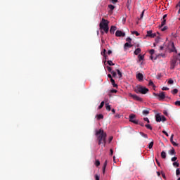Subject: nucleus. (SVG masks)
<instances>
[{"label": "nucleus", "instance_id": "f257e3e1", "mask_svg": "<svg viewBox=\"0 0 180 180\" xmlns=\"http://www.w3.org/2000/svg\"><path fill=\"white\" fill-rule=\"evenodd\" d=\"M96 136L97 137V141L98 146H101V144H106V137L107 134L103 131V129H99L96 131Z\"/></svg>", "mask_w": 180, "mask_h": 180}, {"label": "nucleus", "instance_id": "f03ea898", "mask_svg": "<svg viewBox=\"0 0 180 180\" xmlns=\"http://www.w3.org/2000/svg\"><path fill=\"white\" fill-rule=\"evenodd\" d=\"M100 30H103L105 33L109 32V20L102 18L101 22L99 24Z\"/></svg>", "mask_w": 180, "mask_h": 180}, {"label": "nucleus", "instance_id": "7ed1b4c3", "mask_svg": "<svg viewBox=\"0 0 180 180\" xmlns=\"http://www.w3.org/2000/svg\"><path fill=\"white\" fill-rule=\"evenodd\" d=\"M148 91L149 90L148 88L143 86H137L136 89H135V92H136V94H142L143 95H146Z\"/></svg>", "mask_w": 180, "mask_h": 180}, {"label": "nucleus", "instance_id": "20e7f679", "mask_svg": "<svg viewBox=\"0 0 180 180\" xmlns=\"http://www.w3.org/2000/svg\"><path fill=\"white\" fill-rule=\"evenodd\" d=\"M129 96H130V98H133L134 101H137L138 102H143V98L139 97V96L136 94H131V93H129Z\"/></svg>", "mask_w": 180, "mask_h": 180}, {"label": "nucleus", "instance_id": "39448f33", "mask_svg": "<svg viewBox=\"0 0 180 180\" xmlns=\"http://www.w3.org/2000/svg\"><path fill=\"white\" fill-rule=\"evenodd\" d=\"M136 119V115L134 114H131L129 115V122H131L132 123H134V124H139V121L134 120Z\"/></svg>", "mask_w": 180, "mask_h": 180}, {"label": "nucleus", "instance_id": "423d86ee", "mask_svg": "<svg viewBox=\"0 0 180 180\" xmlns=\"http://www.w3.org/2000/svg\"><path fill=\"white\" fill-rule=\"evenodd\" d=\"M176 61H177V60L175 58H174L172 60L170 70H174L175 69V67H176Z\"/></svg>", "mask_w": 180, "mask_h": 180}, {"label": "nucleus", "instance_id": "0eeeda50", "mask_svg": "<svg viewBox=\"0 0 180 180\" xmlns=\"http://www.w3.org/2000/svg\"><path fill=\"white\" fill-rule=\"evenodd\" d=\"M115 36L116 37H124V36H126V33L120 30H117L115 32Z\"/></svg>", "mask_w": 180, "mask_h": 180}, {"label": "nucleus", "instance_id": "6e6552de", "mask_svg": "<svg viewBox=\"0 0 180 180\" xmlns=\"http://www.w3.org/2000/svg\"><path fill=\"white\" fill-rule=\"evenodd\" d=\"M155 96H158L160 101H164L165 99V93L164 91L160 92L159 94H155Z\"/></svg>", "mask_w": 180, "mask_h": 180}, {"label": "nucleus", "instance_id": "1a4fd4ad", "mask_svg": "<svg viewBox=\"0 0 180 180\" xmlns=\"http://www.w3.org/2000/svg\"><path fill=\"white\" fill-rule=\"evenodd\" d=\"M147 37H151L152 39H154V37H155V36H157V34L155 33L153 34V31L149 30L147 31Z\"/></svg>", "mask_w": 180, "mask_h": 180}, {"label": "nucleus", "instance_id": "9d476101", "mask_svg": "<svg viewBox=\"0 0 180 180\" xmlns=\"http://www.w3.org/2000/svg\"><path fill=\"white\" fill-rule=\"evenodd\" d=\"M136 78L139 79V81H143V79L144 78V76L141 73H138L136 75Z\"/></svg>", "mask_w": 180, "mask_h": 180}, {"label": "nucleus", "instance_id": "9b49d317", "mask_svg": "<svg viewBox=\"0 0 180 180\" xmlns=\"http://www.w3.org/2000/svg\"><path fill=\"white\" fill-rule=\"evenodd\" d=\"M117 29V27H116V26H111L110 29V33H111V34H115V31Z\"/></svg>", "mask_w": 180, "mask_h": 180}, {"label": "nucleus", "instance_id": "f8f14e48", "mask_svg": "<svg viewBox=\"0 0 180 180\" xmlns=\"http://www.w3.org/2000/svg\"><path fill=\"white\" fill-rule=\"evenodd\" d=\"M171 47H172V49H170V51L172 53H174V51H176V49H175V44H174V42L172 43Z\"/></svg>", "mask_w": 180, "mask_h": 180}, {"label": "nucleus", "instance_id": "ddd939ff", "mask_svg": "<svg viewBox=\"0 0 180 180\" xmlns=\"http://www.w3.org/2000/svg\"><path fill=\"white\" fill-rule=\"evenodd\" d=\"M141 53V49L138 48L134 51L135 56H139Z\"/></svg>", "mask_w": 180, "mask_h": 180}, {"label": "nucleus", "instance_id": "4468645a", "mask_svg": "<svg viewBox=\"0 0 180 180\" xmlns=\"http://www.w3.org/2000/svg\"><path fill=\"white\" fill-rule=\"evenodd\" d=\"M156 122H162V118H161V115H160V114H157L156 116Z\"/></svg>", "mask_w": 180, "mask_h": 180}, {"label": "nucleus", "instance_id": "2eb2a0df", "mask_svg": "<svg viewBox=\"0 0 180 180\" xmlns=\"http://www.w3.org/2000/svg\"><path fill=\"white\" fill-rule=\"evenodd\" d=\"M131 47H133V45L130 44L129 42H127L124 44V49H130Z\"/></svg>", "mask_w": 180, "mask_h": 180}, {"label": "nucleus", "instance_id": "dca6fc26", "mask_svg": "<svg viewBox=\"0 0 180 180\" xmlns=\"http://www.w3.org/2000/svg\"><path fill=\"white\" fill-rule=\"evenodd\" d=\"M108 165V160H105L104 164H103V174H105V171L106 169V166Z\"/></svg>", "mask_w": 180, "mask_h": 180}, {"label": "nucleus", "instance_id": "f3484780", "mask_svg": "<svg viewBox=\"0 0 180 180\" xmlns=\"http://www.w3.org/2000/svg\"><path fill=\"white\" fill-rule=\"evenodd\" d=\"M110 82L114 88H117V84L115 83V79H113V78H111Z\"/></svg>", "mask_w": 180, "mask_h": 180}, {"label": "nucleus", "instance_id": "a211bd4d", "mask_svg": "<svg viewBox=\"0 0 180 180\" xmlns=\"http://www.w3.org/2000/svg\"><path fill=\"white\" fill-rule=\"evenodd\" d=\"M165 23H167V20L162 19L161 25L159 26V27L161 29L162 27L165 26Z\"/></svg>", "mask_w": 180, "mask_h": 180}, {"label": "nucleus", "instance_id": "6ab92c4d", "mask_svg": "<svg viewBox=\"0 0 180 180\" xmlns=\"http://www.w3.org/2000/svg\"><path fill=\"white\" fill-rule=\"evenodd\" d=\"M143 115H147L150 113V109L143 110L142 112Z\"/></svg>", "mask_w": 180, "mask_h": 180}, {"label": "nucleus", "instance_id": "aec40b11", "mask_svg": "<svg viewBox=\"0 0 180 180\" xmlns=\"http://www.w3.org/2000/svg\"><path fill=\"white\" fill-rule=\"evenodd\" d=\"M161 157H162V158H163V159L167 158V153H165V151H162V153H161Z\"/></svg>", "mask_w": 180, "mask_h": 180}, {"label": "nucleus", "instance_id": "412c9836", "mask_svg": "<svg viewBox=\"0 0 180 180\" xmlns=\"http://www.w3.org/2000/svg\"><path fill=\"white\" fill-rule=\"evenodd\" d=\"M139 61H142V60H144V55L139 54L138 56Z\"/></svg>", "mask_w": 180, "mask_h": 180}, {"label": "nucleus", "instance_id": "4be33fe9", "mask_svg": "<svg viewBox=\"0 0 180 180\" xmlns=\"http://www.w3.org/2000/svg\"><path fill=\"white\" fill-rule=\"evenodd\" d=\"M169 154L170 155H175V149L174 148H172V149L169 150Z\"/></svg>", "mask_w": 180, "mask_h": 180}, {"label": "nucleus", "instance_id": "5701e85b", "mask_svg": "<svg viewBox=\"0 0 180 180\" xmlns=\"http://www.w3.org/2000/svg\"><path fill=\"white\" fill-rule=\"evenodd\" d=\"M105 109L106 110H108V112H110V105H108V103L105 104Z\"/></svg>", "mask_w": 180, "mask_h": 180}, {"label": "nucleus", "instance_id": "b1692460", "mask_svg": "<svg viewBox=\"0 0 180 180\" xmlns=\"http://www.w3.org/2000/svg\"><path fill=\"white\" fill-rule=\"evenodd\" d=\"M172 94L173 95H176V94H178V89H174L172 91Z\"/></svg>", "mask_w": 180, "mask_h": 180}, {"label": "nucleus", "instance_id": "393cba45", "mask_svg": "<svg viewBox=\"0 0 180 180\" xmlns=\"http://www.w3.org/2000/svg\"><path fill=\"white\" fill-rule=\"evenodd\" d=\"M141 136H142V137H144V139H148V136L143 132H140Z\"/></svg>", "mask_w": 180, "mask_h": 180}, {"label": "nucleus", "instance_id": "a878e982", "mask_svg": "<svg viewBox=\"0 0 180 180\" xmlns=\"http://www.w3.org/2000/svg\"><path fill=\"white\" fill-rule=\"evenodd\" d=\"M153 146H154V141H151L148 145V148L151 150L153 148Z\"/></svg>", "mask_w": 180, "mask_h": 180}, {"label": "nucleus", "instance_id": "bb28decb", "mask_svg": "<svg viewBox=\"0 0 180 180\" xmlns=\"http://www.w3.org/2000/svg\"><path fill=\"white\" fill-rule=\"evenodd\" d=\"M95 165L96 167H99V165H101V162L99 161V160H96Z\"/></svg>", "mask_w": 180, "mask_h": 180}, {"label": "nucleus", "instance_id": "cd10ccee", "mask_svg": "<svg viewBox=\"0 0 180 180\" xmlns=\"http://www.w3.org/2000/svg\"><path fill=\"white\" fill-rule=\"evenodd\" d=\"M116 71H117L120 78H122V72H120V70L119 69H117Z\"/></svg>", "mask_w": 180, "mask_h": 180}, {"label": "nucleus", "instance_id": "c85d7f7f", "mask_svg": "<svg viewBox=\"0 0 180 180\" xmlns=\"http://www.w3.org/2000/svg\"><path fill=\"white\" fill-rule=\"evenodd\" d=\"M104 105H105V102L102 101L100 105L98 106V109H102V108H103Z\"/></svg>", "mask_w": 180, "mask_h": 180}, {"label": "nucleus", "instance_id": "c756f323", "mask_svg": "<svg viewBox=\"0 0 180 180\" xmlns=\"http://www.w3.org/2000/svg\"><path fill=\"white\" fill-rule=\"evenodd\" d=\"M145 127L146 129H148L149 130H153V127L150 124H146Z\"/></svg>", "mask_w": 180, "mask_h": 180}, {"label": "nucleus", "instance_id": "7c9ffc66", "mask_svg": "<svg viewBox=\"0 0 180 180\" xmlns=\"http://www.w3.org/2000/svg\"><path fill=\"white\" fill-rule=\"evenodd\" d=\"M107 63L110 66L115 65V63L112 60H108Z\"/></svg>", "mask_w": 180, "mask_h": 180}, {"label": "nucleus", "instance_id": "2f4dec72", "mask_svg": "<svg viewBox=\"0 0 180 180\" xmlns=\"http://www.w3.org/2000/svg\"><path fill=\"white\" fill-rule=\"evenodd\" d=\"M103 115L99 114L98 115H97V119L98 120H101V119H103Z\"/></svg>", "mask_w": 180, "mask_h": 180}, {"label": "nucleus", "instance_id": "473e14b6", "mask_svg": "<svg viewBox=\"0 0 180 180\" xmlns=\"http://www.w3.org/2000/svg\"><path fill=\"white\" fill-rule=\"evenodd\" d=\"M108 8L110 9V11H113V9H115V6L110 4L108 5Z\"/></svg>", "mask_w": 180, "mask_h": 180}, {"label": "nucleus", "instance_id": "72a5a7b5", "mask_svg": "<svg viewBox=\"0 0 180 180\" xmlns=\"http://www.w3.org/2000/svg\"><path fill=\"white\" fill-rule=\"evenodd\" d=\"M132 34H136V36H140V34L137 31H133L131 32Z\"/></svg>", "mask_w": 180, "mask_h": 180}, {"label": "nucleus", "instance_id": "f704fd0d", "mask_svg": "<svg viewBox=\"0 0 180 180\" xmlns=\"http://www.w3.org/2000/svg\"><path fill=\"white\" fill-rule=\"evenodd\" d=\"M168 84L169 85H172V84H174V80L172 79H169L168 81Z\"/></svg>", "mask_w": 180, "mask_h": 180}, {"label": "nucleus", "instance_id": "c9c22d12", "mask_svg": "<svg viewBox=\"0 0 180 180\" xmlns=\"http://www.w3.org/2000/svg\"><path fill=\"white\" fill-rule=\"evenodd\" d=\"M173 166L174 167H179V164L178 163V162H173Z\"/></svg>", "mask_w": 180, "mask_h": 180}, {"label": "nucleus", "instance_id": "e433bc0d", "mask_svg": "<svg viewBox=\"0 0 180 180\" xmlns=\"http://www.w3.org/2000/svg\"><path fill=\"white\" fill-rule=\"evenodd\" d=\"M111 74H112V77L115 78V77H116V75H117V73H116V72H115V71H112L111 72Z\"/></svg>", "mask_w": 180, "mask_h": 180}, {"label": "nucleus", "instance_id": "4c0bfd02", "mask_svg": "<svg viewBox=\"0 0 180 180\" xmlns=\"http://www.w3.org/2000/svg\"><path fill=\"white\" fill-rule=\"evenodd\" d=\"M148 86H154V83L153 82V81H150L149 83H148Z\"/></svg>", "mask_w": 180, "mask_h": 180}, {"label": "nucleus", "instance_id": "58836bf2", "mask_svg": "<svg viewBox=\"0 0 180 180\" xmlns=\"http://www.w3.org/2000/svg\"><path fill=\"white\" fill-rule=\"evenodd\" d=\"M144 12H146V10H143L141 14V17L140 19H143V16H144Z\"/></svg>", "mask_w": 180, "mask_h": 180}, {"label": "nucleus", "instance_id": "ea45409f", "mask_svg": "<svg viewBox=\"0 0 180 180\" xmlns=\"http://www.w3.org/2000/svg\"><path fill=\"white\" fill-rule=\"evenodd\" d=\"M179 174H180V170H179V169H176V176H178Z\"/></svg>", "mask_w": 180, "mask_h": 180}, {"label": "nucleus", "instance_id": "a19ab883", "mask_svg": "<svg viewBox=\"0 0 180 180\" xmlns=\"http://www.w3.org/2000/svg\"><path fill=\"white\" fill-rule=\"evenodd\" d=\"M103 56L104 63H106V60H108V56L105 55V56Z\"/></svg>", "mask_w": 180, "mask_h": 180}, {"label": "nucleus", "instance_id": "79ce46f5", "mask_svg": "<svg viewBox=\"0 0 180 180\" xmlns=\"http://www.w3.org/2000/svg\"><path fill=\"white\" fill-rule=\"evenodd\" d=\"M155 50L154 49H150V51H149V53H150V54L151 55V56H153V54H154V53H155Z\"/></svg>", "mask_w": 180, "mask_h": 180}, {"label": "nucleus", "instance_id": "37998d69", "mask_svg": "<svg viewBox=\"0 0 180 180\" xmlns=\"http://www.w3.org/2000/svg\"><path fill=\"white\" fill-rule=\"evenodd\" d=\"M167 29H168V27L165 26V27H163L161 29V30H162V32H165V30H167Z\"/></svg>", "mask_w": 180, "mask_h": 180}, {"label": "nucleus", "instance_id": "c03bdc74", "mask_svg": "<svg viewBox=\"0 0 180 180\" xmlns=\"http://www.w3.org/2000/svg\"><path fill=\"white\" fill-rule=\"evenodd\" d=\"M170 142H171V143L174 142V134H172L171 135V137H170Z\"/></svg>", "mask_w": 180, "mask_h": 180}, {"label": "nucleus", "instance_id": "a18cd8bd", "mask_svg": "<svg viewBox=\"0 0 180 180\" xmlns=\"http://www.w3.org/2000/svg\"><path fill=\"white\" fill-rule=\"evenodd\" d=\"M126 41H128V43H131V38L127 37V38L126 39Z\"/></svg>", "mask_w": 180, "mask_h": 180}, {"label": "nucleus", "instance_id": "49530a36", "mask_svg": "<svg viewBox=\"0 0 180 180\" xmlns=\"http://www.w3.org/2000/svg\"><path fill=\"white\" fill-rule=\"evenodd\" d=\"M107 70H108V71H109L110 73H112V71H113V70H112V68H111L110 67H109V66H107Z\"/></svg>", "mask_w": 180, "mask_h": 180}, {"label": "nucleus", "instance_id": "de8ad7c7", "mask_svg": "<svg viewBox=\"0 0 180 180\" xmlns=\"http://www.w3.org/2000/svg\"><path fill=\"white\" fill-rule=\"evenodd\" d=\"M101 56H106V49H103V52H101Z\"/></svg>", "mask_w": 180, "mask_h": 180}, {"label": "nucleus", "instance_id": "09e8293b", "mask_svg": "<svg viewBox=\"0 0 180 180\" xmlns=\"http://www.w3.org/2000/svg\"><path fill=\"white\" fill-rule=\"evenodd\" d=\"M174 105H176V106H180V101H177L174 103Z\"/></svg>", "mask_w": 180, "mask_h": 180}, {"label": "nucleus", "instance_id": "8fccbe9b", "mask_svg": "<svg viewBox=\"0 0 180 180\" xmlns=\"http://www.w3.org/2000/svg\"><path fill=\"white\" fill-rule=\"evenodd\" d=\"M176 160H178V158H176V157H173V158H172V161L173 162H175V161H176Z\"/></svg>", "mask_w": 180, "mask_h": 180}, {"label": "nucleus", "instance_id": "3c124183", "mask_svg": "<svg viewBox=\"0 0 180 180\" xmlns=\"http://www.w3.org/2000/svg\"><path fill=\"white\" fill-rule=\"evenodd\" d=\"M118 1H119L118 0H111L112 4H113L114 5L115 4H117Z\"/></svg>", "mask_w": 180, "mask_h": 180}, {"label": "nucleus", "instance_id": "603ef678", "mask_svg": "<svg viewBox=\"0 0 180 180\" xmlns=\"http://www.w3.org/2000/svg\"><path fill=\"white\" fill-rule=\"evenodd\" d=\"M143 120H144L145 122H147V123H150V120H148V117H145V118H143Z\"/></svg>", "mask_w": 180, "mask_h": 180}, {"label": "nucleus", "instance_id": "864d4df0", "mask_svg": "<svg viewBox=\"0 0 180 180\" xmlns=\"http://www.w3.org/2000/svg\"><path fill=\"white\" fill-rule=\"evenodd\" d=\"M172 144L174 146V147H178V143H175V141H173V142H172Z\"/></svg>", "mask_w": 180, "mask_h": 180}, {"label": "nucleus", "instance_id": "5fc2aeb1", "mask_svg": "<svg viewBox=\"0 0 180 180\" xmlns=\"http://www.w3.org/2000/svg\"><path fill=\"white\" fill-rule=\"evenodd\" d=\"M162 133H163V134H165V136H167V137H169V135L168 134L167 131H162Z\"/></svg>", "mask_w": 180, "mask_h": 180}, {"label": "nucleus", "instance_id": "6e6d98bb", "mask_svg": "<svg viewBox=\"0 0 180 180\" xmlns=\"http://www.w3.org/2000/svg\"><path fill=\"white\" fill-rule=\"evenodd\" d=\"M161 118H162V122H166L167 121V118H165L164 116H162Z\"/></svg>", "mask_w": 180, "mask_h": 180}, {"label": "nucleus", "instance_id": "4d7b16f0", "mask_svg": "<svg viewBox=\"0 0 180 180\" xmlns=\"http://www.w3.org/2000/svg\"><path fill=\"white\" fill-rule=\"evenodd\" d=\"M117 92V90H116V89L111 90V94H116Z\"/></svg>", "mask_w": 180, "mask_h": 180}, {"label": "nucleus", "instance_id": "13d9d810", "mask_svg": "<svg viewBox=\"0 0 180 180\" xmlns=\"http://www.w3.org/2000/svg\"><path fill=\"white\" fill-rule=\"evenodd\" d=\"M95 179H96V180H99L100 179L99 175L96 174L95 175Z\"/></svg>", "mask_w": 180, "mask_h": 180}, {"label": "nucleus", "instance_id": "bf43d9fd", "mask_svg": "<svg viewBox=\"0 0 180 180\" xmlns=\"http://www.w3.org/2000/svg\"><path fill=\"white\" fill-rule=\"evenodd\" d=\"M115 117H117V119H120L121 115L120 114H116Z\"/></svg>", "mask_w": 180, "mask_h": 180}, {"label": "nucleus", "instance_id": "052dcab7", "mask_svg": "<svg viewBox=\"0 0 180 180\" xmlns=\"http://www.w3.org/2000/svg\"><path fill=\"white\" fill-rule=\"evenodd\" d=\"M162 89V91H168V90H169V88H168V87H163Z\"/></svg>", "mask_w": 180, "mask_h": 180}, {"label": "nucleus", "instance_id": "680f3d73", "mask_svg": "<svg viewBox=\"0 0 180 180\" xmlns=\"http://www.w3.org/2000/svg\"><path fill=\"white\" fill-rule=\"evenodd\" d=\"M112 140H113V136H110L108 141L109 143H110L112 141Z\"/></svg>", "mask_w": 180, "mask_h": 180}, {"label": "nucleus", "instance_id": "e2e57ef3", "mask_svg": "<svg viewBox=\"0 0 180 180\" xmlns=\"http://www.w3.org/2000/svg\"><path fill=\"white\" fill-rule=\"evenodd\" d=\"M155 161H156V163L158 165V167H160V165H161L160 164V162L158 161V160L155 159Z\"/></svg>", "mask_w": 180, "mask_h": 180}, {"label": "nucleus", "instance_id": "0e129e2a", "mask_svg": "<svg viewBox=\"0 0 180 180\" xmlns=\"http://www.w3.org/2000/svg\"><path fill=\"white\" fill-rule=\"evenodd\" d=\"M162 178H164V179H165V178H166L165 173H162Z\"/></svg>", "mask_w": 180, "mask_h": 180}, {"label": "nucleus", "instance_id": "69168bd1", "mask_svg": "<svg viewBox=\"0 0 180 180\" xmlns=\"http://www.w3.org/2000/svg\"><path fill=\"white\" fill-rule=\"evenodd\" d=\"M107 53L108 54V56L110 55V54H112V51L108 50Z\"/></svg>", "mask_w": 180, "mask_h": 180}, {"label": "nucleus", "instance_id": "338daca9", "mask_svg": "<svg viewBox=\"0 0 180 180\" xmlns=\"http://www.w3.org/2000/svg\"><path fill=\"white\" fill-rule=\"evenodd\" d=\"M162 19H163V20H167V14H165V15H163Z\"/></svg>", "mask_w": 180, "mask_h": 180}, {"label": "nucleus", "instance_id": "774afa93", "mask_svg": "<svg viewBox=\"0 0 180 180\" xmlns=\"http://www.w3.org/2000/svg\"><path fill=\"white\" fill-rule=\"evenodd\" d=\"M178 6L180 7V1L177 4V5L176 6V8H178Z\"/></svg>", "mask_w": 180, "mask_h": 180}]
</instances>
